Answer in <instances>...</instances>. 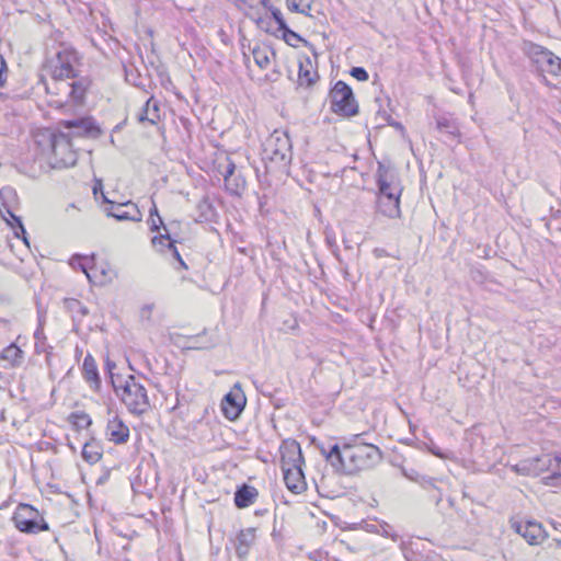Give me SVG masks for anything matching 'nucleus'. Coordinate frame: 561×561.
Wrapping results in <instances>:
<instances>
[{
  "label": "nucleus",
  "mask_w": 561,
  "mask_h": 561,
  "mask_svg": "<svg viewBox=\"0 0 561 561\" xmlns=\"http://www.w3.org/2000/svg\"><path fill=\"white\" fill-rule=\"evenodd\" d=\"M334 459L340 466V473L354 474L375 467L382 455L376 445L362 442V434H357L343 443L342 455H335Z\"/></svg>",
  "instance_id": "obj_1"
},
{
  "label": "nucleus",
  "mask_w": 561,
  "mask_h": 561,
  "mask_svg": "<svg viewBox=\"0 0 561 561\" xmlns=\"http://www.w3.org/2000/svg\"><path fill=\"white\" fill-rule=\"evenodd\" d=\"M293 145L286 131L274 130L263 144L262 160L267 172H287L291 158Z\"/></svg>",
  "instance_id": "obj_2"
},
{
  "label": "nucleus",
  "mask_w": 561,
  "mask_h": 561,
  "mask_svg": "<svg viewBox=\"0 0 561 561\" xmlns=\"http://www.w3.org/2000/svg\"><path fill=\"white\" fill-rule=\"evenodd\" d=\"M214 179L222 181L226 191L234 196H240L245 187V180L237 172L236 163L226 150L213 151V185Z\"/></svg>",
  "instance_id": "obj_3"
},
{
  "label": "nucleus",
  "mask_w": 561,
  "mask_h": 561,
  "mask_svg": "<svg viewBox=\"0 0 561 561\" xmlns=\"http://www.w3.org/2000/svg\"><path fill=\"white\" fill-rule=\"evenodd\" d=\"M80 64L78 51L67 45H60L55 56L45 64V70L50 75L54 84L79 75L76 67Z\"/></svg>",
  "instance_id": "obj_4"
},
{
  "label": "nucleus",
  "mask_w": 561,
  "mask_h": 561,
  "mask_svg": "<svg viewBox=\"0 0 561 561\" xmlns=\"http://www.w3.org/2000/svg\"><path fill=\"white\" fill-rule=\"evenodd\" d=\"M114 391L134 414L140 415L150 408L147 390L134 375H129L124 383L117 385Z\"/></svg>",
  "instance_id": "obj_5"
},
{
  "label": "nucleus",
  "mask_w": 561,
  "mask_h": 561,
  "mask_svg": "<svg viewBox=\"0 0 561 561\" xmlns=\"http://www.w3.org/2000/svg\"><path fill=\"white\" fill-rule=\"evenodd\" d=\"M73 141L66 131L51 134L49 165L51 169L73 167L78 160V153L73 149Z\"/></svg>",
  "instance_id": "obj_6"
},
{
  "label": "nucleus",
  "mask_w": 561,
  "mask_h": 561,
  "mask_svg": "<svg viewBox=\"0 0 561 561\" xmlns=\"http://www.w3.org/2000/svg\"><path fill=\"white\" fill-rule=\"evenodd\" d=\"M329 99L330 108L336 115L351 117L359 111L353 89L343 80L334 83L329 92Z\"/></svg>",
  "instance_id": "obj_7"
},
{
  "label": "nucleus",
  "mask_w": 561,
  "mask_h": 561,
  "mask_svg": "<svg viewBox=\"0 0 561 561\" xmlns=\"http://www.w3.org/2000/svg\"><path fill=\"white\" fill-rule=\"evenodd\" d=\"M15 528L24 534H38L49 530L47 522L37 508L27 503H20L12 516Z\"/></svg>",
  "instance_id": "obj_8"
},
{
  "label": "nucleus",
  "mask_w": 561,
  "mask_h": 561,
  "mask_svg": "<svg viewBox=\"0 0 561 561\" xmlns=\"http://www.w3.org/2000/svg\"><path fill=\"white\" fill-rule=\"evenodd\" d=\"M526 56L536 65L537 71L540 73H549L551 76H557L558 60L559 56L549 50L548 48L531 43L526 42L523 48Z\"/></svg>",
  "instance_id": "obj_9"
},
{
  "label": "nucleus",
  "mask_w": 561,
  "mask_h": 561,
  "mask_svg": "<svg viewBox=\"0 0 561 561\" xmlns=\"http://www.w3.org/2000/svg\"><path fill=\"white\" fill-rule=\"evenodd\" d=\"M561 463V455L543 454L530 459H524L514 466V470L523 476H539L545 471L554 470Z\"/></svg>",
  "instance_id": "obj_10"
},
{
  "label": "nucleus",
  "mask_w": 561,
  "mask_h": 561,
  "mask_svg": "<svg viewBox=\"0 0 561 561\" xmlns=\"http://www.w3.org/2000/svg\"><path fill=\"white\" fill-rule=\"evenodd\" d=\"M60 126L68 130L66 134L73 141L77 138L96 139L101 136L102 129L92 116H83L75 119H65Z\"/></svg>",
  "instance_id": "obj_11"
},
{
  "label": "nucleus",
  "mask_w": 561,
  "mask_h": 561,
  "mask_svg": "<svg viewBox=\"0 0 561 561\" xmlns=\"http://www.w3.org/2000/svg\"><path fill=\"white\" fill-rule=\"evenodd\" d=\"M247 405V397L242 390L241 383L238 381L227 392L220 402L222 415L229 421H237Z\"/></svg>",
  "instance_id": "obj_12"
},
{
  "label": "nucleus",
  "mask_w": 561,
  "mask_h": 561,
  "mask_svg": "<svg viewBox=\"0 0 561 561\" xmlns=\"http://www.w3.org/2000/svg\"><path fill=\"white\" fill-rule=\"evenodd\" d=\"M377 196L387 193H402L396 171L382 162H378L376 171Z\"/></svg>",
  "instance_id": "obj_13"
},
{
  "label": "nucleus",
  "mask_w": 561,
  "mask_h": 561,
  "mask_svg": "<svg viewBox=\"0 0 561 561\" xmlns=\"http://www.w3.org/2000/svg\"><path fill=\"white\" fill-rule=\"evenodd\" d=\"M104 211L108 217L115 218L117 221H141L142 214L138 206L131 201L113 204L112 207H105Z\"/></svg>",
  "instance_id": "obj_14"
},
{
  "label": "nucleus",
  "mask_w": 561,
  "mask_h": 561,
  "mask_svg": "<svg viewBox=\"0 0 561 561\" xmlns=\"http://www.w3.org/2000/svg\"><path fill=\"white\" fill-rule=\"evenodd\" d=\"M282 469L286 467H302L305 460L301 447L295 439H286L282 443L280 448Z\"/></svg>",
  "instance_id": "obj_15"
},
{
  "label": "nucleus",
  "mask_w": 561,
  "mask_h": 561,
  "mask_svg": "<svg viewBox=\"0 0 561 561\" xmlns=\"http://www.w3.org/2000/svg\"><path fill=\"white\" fill-rule=\"evenodd\" d=\"M436 129L444 136V142L454 146L460 142V129L455 118L438 116L435 118Z\"/></svg>",
  "instance_id": "obj_16"
},
{
  "label": "nucleus",
  "mask_w": 561,
  "mask_h": 561,
  "mask_svg": "<svg viewBox=\"0 0 561 561\" xmlns=\"http://www.w3.org/2000/svg\"><path fill=\"white\" fill-rule=\"evenodd\" d=\"M71 79L72 81L67 83V88L69 89L68 98L73 104L82 105L85 101L87 92L92 85V80L89 76L80 75Z\"/></svg>",
  "instance_id": "obj_17"
},
{
  "label": "nucleus",
  "mask_w": 561,
  "mask_h": 561,
  "mask_svg": "<svg viewBox=\"0 0 561 561\" xmlns=\"http://www.w3.org/2000/svg\"><path fill=\"white\" fill-rule=\"evenodd\" d=\"M400 197L401 193H387L377 196V209L388 218L400 217Z\"/></svg>",
  "instance_id": "obj_18"
},
{
  "label": "nucleus",
  "mask_w": 561,
  "mask_h": 561,
  "mask_svg": "<svg viewBox=\"0 0 561 561\" xmlns=\"http://www.w3.org/2000/svg\"><path fill=\"white\" fill-rule=\"evenodd\" d=\"M283 470L284 481L289 491L295 494H299L306 490L305 474L302 467L289 468L286 467Z\"/></svg>",
  "instance_id": "obj_19"
},
{
  "label": "nucleus",
  "mask_w": 561,
  "mask_h": 561,
  "mask_svg": "<svg viewBox=\"0 0 561 561\" xmlns=\"http://www.w3.org/2000/svg\"><path fill=\"white\" fill-rule=\"evenodd\" d=\"M106 435L108 440L116 445L125 444L129 438V428L118 416H115L107 422Z\"/></svg>",
  "instance_id": "obj_20"
},
{
  "label": "nucleus",
  "mask_w": 561,
  "mask_h": 561,
  "mask_svg": "<svg viewBox=\"0 0 561 561\" xmlns=\"http://www.w3.org/2000/svg\"><path fill=\"white\" fill-rule=\"evenodd\" d=\"M153 247L158 248L161 247L159 250L162 252L170 253L173 259H175L180 265L184 268H186V264L183 261L180 252L178 251L175 243L176 240H174L170 232L167 231V233H160L158 236H154L151 240Z\"/></svg>",
  "instance_id": "obj_21"
},
{
  "label": "nucleus",
  "mask_w": 561,
  "mask_h": 561,
  "mask_svg": "<svg viewBox=\"0 0 561 561\" xmlns=\"http://www.w3.org/2000/svg\"><path fill=\"white\" fill-rule=\"evenodd\" d=\"M256 529L249 527L241 529L236 537V554L240 559H244L250 551L251 546L255 540Z\"/></svg>",
  "instance_id": "obj_22"
},
{
  "label": "nucleus",
  "mask_w": 561,
  "mask_h": 561,
  "mask_svg": "<svg viewBox=\"0 0 561 561\" xmlns=\"http://www.w3.org/2000/svg\"><path fill=\"white\" fill-rule=\"evenodd\" d=\"M319 80L317 69H312L309 57L305 61H299L298 84L299 87L311 88Z\"/></svg>",
  "instance_id": "obj_23"
},
{
  "label": "nucleus",
  "mask_w": 561,
  "mask_h": 561,
  "mask_svg": "<svg viewBox=\"0 0 561 561\" xmlns=\"http://www.w3.org/2000/svg\"><path fill=\"white\" fill-rule=\"evenodd\" d=\"M0 358L8 363L4 368H18L24 362V352L12 342L0 351Z\"/></svg>",
  "instance_id": "obj_24"
},
{
  "label": "nucleus",
  "mask_w": 561,
  "mask_h": 561,
  "mask_svg": "<svg viewBox=\"0 0 561 561\" xmlns=\"http://www.w3.org/2000/svg\"><path fill=\"white\" fill-rule=\"evenodd\" d=\"M520 536L529 545L535 546L539 545L546 538V531L540 523L529 519L525 522V527Z\"/></svg>",
  "instance_id": "obj_25"
},
{
  "label": "nucleus",
  "mask_w": 561,
  "mask_h": 561,
  "mask_svg": "<svg viewBox=\"0 0 561 561\" xmlns=\"http://www.w3.org/2000/svg\"><path fill=\"white\" fill-rule=\"evenodd\" d=\"M257 495L259 492L254 486L243 483L234 492V504L238 508H245L254 503Z\"/></svg>",
  "instance_id": "obj_26"
},
{
  "label": "nucleus",
  "mask_w": 561,
  "mask_h": 561,
  "mask_svg": "<svg viewBox=\"0 0 561 561\" xmlns=\"http://www.w3.org/2000/svg\"><path fill=\"white\" fill-rule=\"evenodd\" d=\"M82 374L84 379L91 383L95 389L101 386V377L98 370L96 363L92 355L88 354L82 364Z\"/></svg>",
  "instance_id": "obj_27"
},
{
  "label": "nucleus",
  "mask_w": 561,
  "mask_h": 561,
  "mask_svg": "<svg viewBox=\"0 0 561 561\" xmlns=\"http://www.w3.org/2000/svg\"><path fill=\"white\" fill-rule=\"evenodd\" d=\"M159 112L158 102L153 98H149L138 114V121L140 123L148 122L154 125L160 119Z\"/></svg>",
  "instance_id": "obj_28"
},
{
  "label": "nucleus",
  "mask_w": 561,
  "mask_h": 561,
  "mask_svg": "<svg viewBox=\"0 0 561 561\" xmlns=\"http://www.w3.org/2000/svg\"><path fill=\"white\" fill-rule=\"evenodd\" d=\"M69 264L72 268L83 272L90 283L93 282L91 270L94 265V255L88 256L82 254H73L69 260Z\"/></svg>",
  "instance_id": "obj_29"
},
{
  "label": "nucleus",
  "mask_w": 561,
  "mask_h": 561,
  "mask_svg": "<svg viewBox=\"0 0 561 561\" xmlns=\"http://www.w3.org/2000/svg\"><path fill=\"white\" fill-rule=\"evenodd\" d=\"M15 197V191L11 187H3L0 190V215L8 221H14V217H18L11 210L8 199Z\"/></svg>",
  "instance_id": "obj_30"
},
{
  "label": "nucleus",
  "mask_w": 561,
  "mask_h": 561,
  "mask_svg": "<svg viewBox=\"0 0 561 561\" xmlns=\"http://www.w3.org/2000/svg\"><path fill=\"white\" fill-rule=\"evenodd\" d=\"M81 456L84 459V461H87L90 465H93L101 459L102 447L95 439H91L90 442H87L83 445Z\"/></svg>",
  "instance_id": "obj_31"
},
{
  "label": "nucleus",
  "mask_w": 561,
  "mask_h": 561,
  "mask_svg": "<svg viewBox=\"0 0 561 561\" xmlns=\"http://www.w3.org/2000/svg\"><path fill=\"white\" fill-rule=\"evenodd\" d=\"M280 37L286 42L287 45L291 47H298L299 43H302L305 46L312 50L314 56H317L314 46L297 32L293 31L289 26L285 27V30L280 32Z\"/></svg>",
  "instance_id": "obj_32"
},
{
  "label": "nucleus",
  "mask_w": 561,
  "mask_h": 561,
  "mask_svg": "<svg viewBox=\"0 0 561 561\" xmlns=\"http://www.w3.org/2000/svg\"><path fill=\"white\" fill-rule=\"evenodd\" d=\"M316 446L334 471L340 473V466L335 463L334 456L342 455V447L337 443L330 445L328 448L323 444H317Z\"/></svg>",
  "instance_id": "obj_33"
},
{
  "label": "nucleus",
  "mask_w": 561,
  "mask_h": 561,
  "mask_svg": "<svg viewBox=\"0 0 561 561\" xmlns=\"http://www.w3.org/2000/svg\"><path fill=\"white\" fill-rule=\"evenodd\" d=\"M68 421L76 430H83L92 424L90 415L83 411H75L70 413Z\"/></svg>",
  "instance_id": "obj_34"
},
{
  "label": "nucleus",
  "mask_w": 561,
  "mask_h": 561,
  "mask_svg": "<svg viewBox=\"0 0 561 561\" xmlns=\"http://www.w3.org/2000/svg\"><path fill=\"white\" fill-rule=\"evenodd\" d=\"M64 307L67 311L72 313L73 318L76 314H80V317L83 318L89 313V309L80 300L75 298H65Z\"/></svg>",
  "instance_id": "obj_35"
},
{
  "label": "nucleus",
  "mask_w": 561,
  "mask_h": 561,
  "mask_svg": "<svg viewBox=\"0 0 561 561\" xmlns=\"http://www.w3.org/2000/svg\"><path fill=\"white\" fill-rule=\"evenodd\" d=\"M8 225H10V227L14 230V236L19 239H22L23 242L28 247L27 232L21 217H14V221H8Z\"/></svg>",
  "instance_id": "obj_36"
},
{
  "label": "nucleus",
  "mask_w": 561,
  "mask_h": 561,
  "mask_svg": "<svg viewBox=\"0 0 561 561\" xmlns=\"http://www.w3.org/2000/svg\"><path fill=\"white\" fill-rule=\"evenodd\" d=\"M252 55H253V58H254V61L255 64L261 68V69H264L268 66L270 64V57H268V53L266 49L264 48H261L259 46H255L253 49H252Z\"/></svg>",
  "instance_id": "obj_37"
},
{
  "label": "nucleus",
  "mask_w": 561,
  "mask_h": 561,
  "mask_svg": "<svg viewBox=\"0 0 561 561\" xmlns=\"http://www.w3.org/2000/svg\"><path fill=\"white\" fill-rule=\"evenodd\" d=\"M271 16L277 24V31L280 33L285 27L288 26L286 20L283 16L282 11L276 7H271Z\"/></svg>",
  "instance_id": "obj_38"
},
{
  "label": "nucleus",
  "mask_w": 561,
  "mask_h": 561,
  "mask_svg": "<svg viewBox=\"0 0 561 561\" xmlns=\"http://www.w3.org/2000/svg\"><path fill=\"white\" fill-rule=\"evenodd\" d=\"M350 75L360 82L367 81L369 78L367 70L359 66L352 67Z\"/></svg>",
  "instance_id": "obj_39"
},
{
  "label": "nucleus",
  "mask_w": 561,
  "mask_h": 561,
  "mask_svg": "<svg viewBox=\"0 0 561 561\" xmlns=\"http://www.w3.org/2000/svg\"><path fill=\"white\" fill-rule=\"evenodd\" d=\"M115 368H116V363L107 357L105 359V371L108 375V378L111 380L113 388H117V385H118V383H116V379H115V374H114Z\"/></svg>",
  "instance_id": "obj_40"
},
{
  "label": "nucleus",
  "mask_w": 561,
  "mask_h": 561,
  "mask_svg": "<svg viewBox=\"0 0 561 561\" xmlns=\"http://www.w3.org/2000/svg\"><path fill=\"white\" fill-rule=\"evenodd\" d=\"M125 77L127 82L131 83L135 87H140V82L137 81V79L139 78L138 71L128 70L125 67Z\"/></svg>",
  "instance_id": "obj_41"
},
{
  "label": "nucleus",
  "mask_w": 561,
  "mask_h": 561,
  "mask_svg": "<svg viewBox=\"0 0 561 561\" xmlns=\"http://www.w3.org/2000/svg\"><path fill=\"white\" fill-rule=\"evenodd\" d=\"M377 115L381 116L388 123V125H391L398 129H403L402 124L399 122L392 121L391 116L389 114H387L386 111L378 110Z\"/></svg>",
  "instance_id": "obj_42"
},
{
  "label": "nucleus",
  "mask_w": 561,
  "mask_h": 561,
  "mask_svg": "<svg viewBox=\"0 0 561 561\" xmlns=\"http://www.w3.org/2000/svg\"><path fill=\"white\" fill-rule=\"evenodd\" d=\"M8 66L2 55H0V87H3L7 81Z\"/></svg>",
  "instance_id": "obj_43"
},
{
  "label": "nucleus",
  "mask_w": 561,
  "mask_h": 561,
  "mask_svg": "<svg viewBox=\"0 0 561 561\" xmlns=\"http://www.w3.org/2000/svg\"><path fill=\"white\" fill-rule=\"evenodd\" d=\"M402 474L413 481V482H419L420 481V473L415 470V469H407V468H402Z\"/></svg>",
  "instance_id": "obj_44"
},
{
  "label": "nucleus",
  "mask_w": 561,
  "mask_h": 561,
  "mask_svg": "<svg viewBox=\"0 0 561 561\" xmlns=\"http://www.w3.org/2000/svg\"><path fill=\"white\" fill-rule=\"evenodd\" d=\"M153 217H158V221L160 222V225H162L164 233H167V231H169V230H168L167 226L163 224V220L158 213V208H157L156 204L152 202V207L149 210V218H153Z\"/></svg>",
  "instance_id": "obj_45"
},
{
  "label": "nucleus",
  "mask_w": 561,
  "mask_h": 561,
  "mask_svg": "<svg viewBox=\"0 0 561 561\" xmlns=\"http://www.w3.org/2000/svg\"><path fill=\"white\" fill-rule=\"evenodd\" d=\"M417 483L424 489L436 488L434 479L422 474L420 476V481Z\"/></svg>",
  "instance_id": "obj_46"
},
{
  "label": "nucleus",
  "mask_w": 561,
  "mask_h": 561,
  "mask_svg": "<svg viewBox=\"0 0 561 561\" xmlns=\"http://www.w3.org/2000/svg\"><path fill=\"white\" fill-rule=\"evenodd\" d=\"M153 305H144L140 309V318L144 320H150Z\"/></svg>",
  "instance_id": "obj_47"
},
{
  "label": "nucleus",
  "mask_w": 561,
  "mask_h": 561,
  "mask_svg": "<svg viewBox=\"0 0 561 561\" xmlns=\"http://www.w3.org/2000/svg\"><path fill=\"white\" fill-rule=\"evenodd\" d=\"M286 4L291 12H304V9L300 8V0H286Z\"/></svg>",
  "instance_id": "obj_48"
},
{
  "label": "nucleus",
  "mask_w": 561,
  "mask_h": 561,
  "mask_svg": "<svg viewBox=\"0 0 561 561\" xmlns=\"http://www.w3.org/2000/svg\"><path fill=\"white\" fill-rule=\"evenodd\" d=\"M92 191H93L94 197L99 198L100 192L103 191V182H102L101 179H95L94 180V184H93Z\"/></svg>",
  "instance_id": "obj_49"
},
{
  "label": "nucleus",
  "mask_w": 561,
  "mask_h": 561,
  "mask_svg": "<svg viewBox=\"0 0 561 561\" xmlns=\"http://www.w3.org/2000/svg\"><path fill=\"white\" fill-rule=\"evenodd\" d=\"M325 242L329 248H335V250H337V244L333 232H325Z\"/></svg>",
  "instance_id": "obj_50"
},
{
  "label": "nucleus",
  "mask_w": 561,
  "mask_h": 561,
  "mask_svg": "<svg viewBox=\"0 0 561 561\" xmlns=\"http://www.w3.org/2000/svg\"><path fill=\"white\" fill-rule=\"evenodd\" d=\"M382 528V536L385 537H391L393 541H397L399 536L397 534H390L391 526L389 524H385L381 526Z\"/></svg>",
  "instance_id": "obj_51"
},
{
  "label": "nucleus",
  "mask_w": 561,
  "mask_h": 561,
  "mask_svg": "<svg viewBox=\"0 0 561 561\" xmlns=\"http://www.w3.org/2000/svg\"><path fill=\"white\" fill-rule=\"evenodd\" d=\"M150 230L158 231L160 228H162V225L158 221V217L149 218L148 220Z\"/></svg>",
  "instance_id": "obj_52"
},
{
  "label": "nucleus",
  "mask_w": 561,
  "mask_h": 561,
  "mask_svg": "<svg viewBox=\"0 0 561 561\" xmlns=\"http://www.w3.org/2000/svg\"><path fill=\"white\" fill-rule=\"evenodd\" d=\"M511 527L512 529H514L518 535L522 534L524 527H525V522H518V520H514L512 522L511 524Z\"/></svg>",
  "instance_id": "obj_53"
},
{
  "label": "nucleus",
  "mask_w": 561,
  "mask_h": 561,
  "mask_svg": "<svg viewBox=\"0 0 561 561\" xmlns=\"http://www.w3.org/2000/svg\"><path fill=\"white\" fill-rule=\"evenodd\" d=\"M255 23H256V25H257L260 28L264 30V31H265V32H267V33L270 32V30H268V27H267L268 22H267L265 19H263V18H259V19H256Z\"/></svg>",
  "instance_id": "obj_54"
},
{
  "label": "nucleus",
  "mask_w": 561,
  "mask_h": 561,
  "mask_svg": "<svg viewBox=\"0 0 561 561\" xmlns=\"http://www.w3.org/2000/svg\"><path fill=\"white\" fill-rule=\"evenodd\" d=\"M101 194V198H102V203L104 205H106V207H112L113 204H116L117 202H114V201H111L107 198V196L105 195V193L102 191L100 192Z\"/></svg>",
  "instance_id": "obj_55"
},
{
  "label": "nucleus",
  "mask_w": 561,
  "mask_h": 561,
  "mask_svg": "<svg viewBox=\"0 0 561 561\" xmlns=\"http://www.w3.org/2000/svg\"><path fill=\"white\" fill-rule=\"evenodd\" d=\"M195 342H196L195 337H191L187 340V342L184 346L187 348H199Z\"/></svg>",
  "instance_id": "obj_56"
},
{
  "label": "nucleus",
  "mask_w": 561,
  "mask_h": 561,
  "mask_svg": "<svg viewBox=\"0 0 561 561\" xmlns=\"http://www.w3.org/2000/svg\"><path fill=\"white\" fill-rule=\"evenodd\" d=\"M547 479H549V480L560 479L561 480V471H553Z\"/></svg>",
  "instance_id": "obj_57"
},
{
  "label": "nucleus",
  "mask_w": 561,
  "mask_h": 561,
  "mask_svg": "<svg viewBox=\"0 0 561 561\" xmlns=\"http://www.w3.org/2000/svg\"><path fill=\"white\" fill-rule=\"evenodd\" d=\"M261 4L268 11H271V7H273L270 0H261Z\"/></svg>",
  "instance_id": "obj_58"
},
{
  "label": "nucleus",
  "mask_w": 561,
  "mask_h": 561,
  "mask_svg": "<svg viewBox=\"0 0 561 561\" xmlns=\"http://www.w3.org/2000/svg\"><path fill=\"white\" fill-rule=\"evenodd\" d=\"M332 252V254L341 262V256H340V252H339V249L335 250V248H329Z\"/></svg>",
  "instance_id": "obj_59"
},
{
  "label": "nucleus",
  "mask_w": 561,
  "mask_h": 561,
  "mask_svg": "<svg viewBox=\"0 0 561 561\" xmlns=\"http://www.w3.org/2000/svg\"><path fill=\"white\" fill-rule=\"evenodd\" d=\"M0 327L8 329L9 328V321L7 319L0 318Z\"/></svg>",
  "instance_id": "obj_60"
},
{
  "label": "nucleus",
  "mask_w": 561,
  "mask_h": 561,
  "mask_svg": "<svg viewBox=\"0 0 561 561\" xmlns=\"http://www.w3.org/2000/svg\"><path fill=\"white\" fill-rule=\"evenodd\" d=\"M116 383H124L125 379L122 378L119 375H115Z\"/></svg>",
  "instance_id": "obj_61"
},
{
  "label": "nucleus",
  "mask_w": 561,
  "mask_h": 561,
  "mask_svg": "<svg viewBox=\"0 0 561 561\" xmlns=\"http://www.w3.org/2000/svg\"><path fill=\"white\" fill-rule=\"evenodd\" d=\"M558 68H559V71H557V76L556 77L561 76V57L558 60Z\"/></svg>",
  "instance_id": "obj_62"
},
{
  "label": "nucleus",
  "mask_w": 561,
  "mask_h": 561,
  "mask_svg": "<svg viewBox=\"0 0 561 561\" xmlns=\"http://www.w3.org/2000/svg\"><path fill=\"white\" fill-rule=\"evenodd\" d=\"M42 335H43V331H41L38 329L34 333L35 339H39Z\"/></svg>",
  "instance_id": "obj_63"
},
{
  "label": "nucleus",
  "mask_w": 561,
  "mask_h": 561,
  "mask_svg": "<svg viewBox=\"0 0 561 561\" xmlns=\"http://www.w3.org/2000/svg\"><path fill=\"white\" fill-rule=\"evenodd\" d=\"M106 479H107V477H100L98 480V484H103Z\"/></svg>",
  "instance_id": "obj_64"
}]
</instances>
